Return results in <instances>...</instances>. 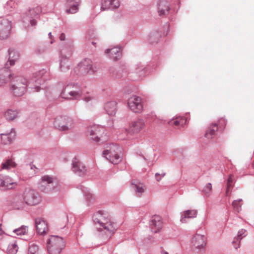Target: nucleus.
Returning a JSON list of instances; mask_svg holds the SVG:
<instances>
[{
  "label": "nucleus",
  "mask_w": 254,
  "mask_h": 254,
  "mask_svg": "<svg viewBox=\"0 0 254 254\" xmlns=\"http://www.w3.org/2000/svg\"><path fill=\"white\" fill-rule=\"evenodd\" d=\"M93 221L95 224H99L100 228H97L98 231L106 230L110 234H113L117 229V225L111 222L108 218V214L102 210H99L93 215Z\"/></svg>",
  "instance_id": "nucleus-1"
},
{
  "label": "nucleus",
  "mask_w": 254,
  "mask_h": 254,
  "mask_svg": "<svg viewBox=\"0 0 254 254\" xmlns=\"http://www.w3.org/2000/svg\"><path fill=\"white\" fill-rule=\"evenodd\" d=\"M83 86L78 83H70L63 89L60 96L65 99L76 100L83 95Z\"/></svg>",
  "instance_id": "nucleus-2"
},
{
  "label": "nucleus",
  "mask_w": 254,
  "mask_h": 254,
  "mask_svg": "<svg viewBox=\"0 0 254 254\" xmlns=\"http://www.w3.org/2000/svg\"><path fill=\"white\" fill-rule=\"evenodd\" d=\"M103 152V155L107 160L112 164H116L121 160L122 148L118 145L111 143Z\"/></svg>",
  "instance_id": "nucleus-3"
},
{
  "label": "nucleus",
  "mask_w": 254,
  "mask_h": 254,
  "mask_svg": "<svg viewBox=\"0 0 254 254\" xmlns=\"http://www.w3.org/2000/svg\"><path fill=\"white\" fill-rule=\"evenodd\" d=\"M54 126L62 131H68L74 127L75 122L73 119L69 116H61L55 119Z\"/></svg>",
  "instance_id": "nucleus-4"
},
{
  "label": "nucleus",
  "mask_w": 254,
  "mask_h": 254,
  "mask_svg": "<svg viewBox=\"0 0 254 254\" xmlns=\"http://www.w3.org/2000/svg\"><path fill=\"white\" fill-rule=\"evenodd\" d=\"M10 89L15 96H21L26 92V87L31 84H28L27 80L22 76H15L13 78Z\"/></svg>",
  "instance_id": "nucleus-5"
},
{
  "label": "nucleus",
  "mask_w": 254,
  "mask_h": 254,
  "mask_svg": "<svg viewBox=\"0 0 254 254\" xmlns=\"http://www.w3.org/2000/svg\"><path fill=\"white\" fill-rule=\"evenodd\" d=\"M47 247L49 254H60L65 244L62 237L52 235L47 242Z\"/></svg>",
  "instance_id": "nucleus-6"
},
{
  "label": "nucleus",
  "mask_w": 254,
  "mask_h": 254,
  "mask_svg": "<svg viewBox=\"0 0 254 254\" xmlns=\"http://www.w3.org/2000/svg\"><path fill=\"white\" fill-rule=\"evenodd\" d=\"M41 9L37 7L28 10L24 13L22 21L23 23V26L25 28H29L30 26H35L37 24L36 18L38 17Z\"/></svg>",
  "instance_id": "nucleus-7"
},
{
  "label": "nucleus",
  "mask_w": 254,
  "mask_h": 254,
  "mask_svg": "<svg viewBox=\"0 0 254 254\" xmlns=\"http://www.w3.org/2000/svg\"><path fill=\"white\" fill-rule=\"evenodd\" d=\"M94 72L93 68L92 61L88 58H85L79 63L71 72V74L75 73L77 75H84L87 74H92Z\"/></svg>",
  "instance_id": "nucleus-8"
},
{
  "label": "nucleus",
  "mask_w": 254,
  "mask_h": 254,
  "mask_svg": "<svg viewBox=\"0 0 254 254\" xmlns=\"http://www.w3.org/2000/svg\"><path fill=\"white\" fill-rule=\"evenodd\" d=\"M105 128L103 127L94 125L88 127L87 132L91 136V138L96 142L102 143L108 138L106 133H105Z\"/></svg>",
  "instance_id": "nucleus-9"
},
{
  "label": "nucleus",
  "mask_w": 254,
  "mask_h": 254,
  "mask_svg": "<svg viewBox=\"0 0 254 254\" xmlns=\"http://www.w3.org/2000/svg\"><path fill=\"white\" fill-rule=\"evenodd\" d=\"M23 198L28 205L34 206L39 204L42 200L40 194L35 190L26 189L23 192Z\"/></svg>",
  "instance_id": "nucleus-10"
},
{
  "label": "nucleus",
  "mask_w": 254,
  "mask_h": 254,
  "mask_svg": "<svg viewBox=\"0 0 254 254\" xmlns=\"http://www.w3.org/2000/svg\"><path fill=\"white\" fill-rule=\"evenodd\" d=\"M48 73L45 69L40 70L39 71L34 74V79H32V81L34 82L33 86L31 85L30 88L32 89H34V91L38 92L41 89H43L44 87H42L46 80L47 79L46 78V75Z\"/></svg>",
  "instance_id": "nucleus-11"
},
{
  "label": "nucleus",
  "mask_w": 254,
  "mask_h": 254,
  "mask_svg": "<svg viewBox=\"0 0 254 254\" xmlns=\"http://www.w3.org/2000/svg\"><path fill=\"white\" fill-rule=\"evenodd\" d=\"M128 106L130 109L136 113H139L143 110L141 98L137 96H132L128 99Z\"/></svg>",
  "instance_id": "nucleus-12"
},
{
  "label": "nucleus",
  "mask_w": 254,
  "mask_h": 254,
  "mask_svg": "<svg viewBox=\"0 0 254 254\" xmlns=\"http://www.w3.org/2000/svg\"><path fill=\"white\" fill-rule=\"evenodd\" d=\"M71 170L74 173L79 176H83L87 173L85 165L76 157H74L72 161Z\"/></svg>",
  "instance_id": "nucleus-13"
},
{
  "label": "nucleus",
  "mask_w": 254,
  "mask_h": 254,
  "mask_svg": "<svg viewBox=\"0 0 254 254\" xmlns=\"http://www.w3.org/2000/svg\"><path fill=\"white\" fill-rule=\"evenodd\" d=\"M11 29V21L6 19L0 20V39H7Z\"/></svg>",
  "instance_id": "nucleus-14"
},
{
  "label": "nucleus",
  "mask_w": 254,
  "mask_h": 254,
  "mask_svg": "<svg viewBox=\"0 0 254 254\" xmlns=\"http://www.w3.org/2000/svg\"><path fill=\"white\" fill-rule=\"evenodd\" d=\"M42 183L40 189L45 192L51 191L54 186L55 178L49 175H44L41 178Z\"/></svg>",
  "instance_id": "nucleus-15"
},
{
  "label": "nucleus",
  "mask_w": 254,
  "mask_h": 254,
  "mask_svg": "<svg viewBox=\"0 0 254 254\" xmlns=\"http://www.w3.org/2000/svg\"><path fill=\"white\" fill-rule=\"evenodd\" d=\"M17 183L14 180L7 175H0V188L4 190L14 189Z\"/></svg>",
  "instance_id": "nucleus-16"
},
{
  "label": "nucleus",
  "mask_w": 254,
  "mask_h": 254,
  "mask_svg": "<svg viewBox=\"0 0 254 254\" xmlns=\"http://www.w3.org/2000/svg\"><path fill=\"white\" fill-rule=\"evenodd\" d=\"M157 12L159 16L164 17L169 14L170 4L166 0H159L157 2Z\"/></svg>",
  "instance_id": "nucleus-17"
},
{
  "label": "nucleus",
  "mask_w": 254,
  "mask_h": 254,
  "mask_svg": "<svg viewBox=\"0 0 254 254\" xmlns=\"http://www.w3.org/2000/svg\"><path fill=\"white\" fill-rule=\"evenodd\" d=\"M191 242L196 249L201 250L206 246V238L204 235L196 234L192 238Z\"/></svg>",
  "instance_id": "nucleus-18"
},
{
  "label": "nucleus",
  "mask_w": 254,
  "mask_h": 254,
  "mask_svg": "<svg viewBox=\"0 0 254 254\" xmlns=\"http://www.w3.org/2000/svg\"><path fill=\"white\" fill-rule=\"evenodd\" d=\"M151 231L154 233L158 232L162 228L163 224L161 217L159 215H154L149 222Z\"/></svg>",
  "instance_id": "nucleus-19"
},
{
  "label": "nucleus",
  "mask_w": 254,
  "mask_h": 254,
  "mask_svg": "<svg viewBox=\"0 0 254 254\" xmlns=\"http://www.w3.org/2000/svg\"><path fill=\"white\" fill-rule=\"evenodd\" d=\"M35 225L39 234L44 235L47 234L49 231L47 222L41 218L35 219Z\"/></svg>",
  "instance_id": "nucleus-20"
},
{
  "label": "nucleus",
  "mask_w": 254,
  "mask_h": 254,
  "mask_svg": "<svg viewBox=\"0 0 254 254\" xmlns=\"http://www.w3.org/2000/svg\"><path fill=\"white\" fill-rule=\"evenodd\" d=\"M145 126L144 121L142 119H138L131 122L129 127V131L132 133H139L144 128Z\"/></svg>",
  "instance_id": "nucleus-21"
},
{
  "label": "nucleus",
  "mask_w": 254,
  "mask_h": 254,
  "mask_svg": "<svg viewBox=\"0 0 254 254\" xmlns=\"http://www.w3.org/2000/svg\"><path fill=\"white\" fill-rule=\"evenodd\" d=\"M9 67L8 66V64L6 63L5 66L0 70V86L7 83L9 80L10 81L13 79L14 74L9 73L6 70V69Z\"/></svg>",
  "instance_id": "nucleus-22"
},
{
  "label": "nucleus",
  "mask_w": 254,
  "mask_h": 254,
  "mask_svg": "<svg viewBox=\"0 0 254 254\" xmlns=\"http://www.w3.org/2000/svg\"><path fill=\"white\" fill-rule=\"evenodd\" d=\"M120 5L119 0H102L101 8L102 10L115 9Z\"/></svg>",
  "instance_id": "nucleus-23"
},
{
  "label": "nucleus",
  "mask_w": 254,
  "mask_h": 254,
  "mask_svg": "<svg viewBox=\"0 0 254 254\" xmlns=\"http://www.w3.org/2000/svg\"><path fill=\"white\" fill-rule=\"evenodd\" d=\"M80 0H67L66 6L68 7L66 10L67 13L74 14L77 12Z\"/></svg>",
  "instance_id": "nucleus-24"
},
{
  "label": "nucleus",
  "mask_w": 254,
  "mask_h": 254,
  "mask_svg": "<svg viewBox=\"0 0 254 254\" xmlns=\"http://www.w3.org/2000/svg\"><path fill=\"white\" fill-rule=\"evenodd\" d=\"M1 139L3 144H7L11 143L15 139L16 133L13 128H11L10 132H6L0 134Z\"/></svg>",
  "instance_id": "nucleus-25"
},
{
  "label": "nucleus",
  "mask_w": 254,
  "mask_h": 254,
  "mask_svg": "<svg viewBox=\"0 0 254 254\" xmlns=\"http://www.w3.org/2000/svg\"><path fill=\"white\" fill-rule=\"evenodd\" d=\"M105 53L108 55L110 59L115 61L119 60L122 57L120 48L118 47L112 49H108L105 51Z\"/></svg>",
  "instance_id": "nucleus-26"
},
{
  "label": "nucleus",
  "mask_w": 254,
  "mask_h": 254,
  "mask_svg": "<svg viewBox=\"0 0 254 254\" xmlns=\"http://www.w3.org/2000/svg\"><path fill=\"white\" fill-rule=\"evenodd\" d=\"M197 211L195 209L187 210L181 213L180 221L183 223H187V219H192L196 217Z\"/></svg>",
  "instance_id": "nucleus-27"
},
{
  "label": "nucleus",
  "mask_w": 254,
  "mask_h": 254,
  "mask_svg": "<svg viewBox=\"0 0 254 254\" xmlns=\"http://www.w3.org/2000/svg\"><path fill=\"white\" fill-rule=\"evenodd\" d=\"M72 65V62L69 59L60 58V70L62 72H66L69 70Z\"/></svg>",
  "instance_id": "nucleus-28"
},
{
  "label": "nucleus",
  "mask_w": 254,
  "mask_h": 254,
  "mask_svg": "<svg viewBox=\"0 0 254 254\" xmlns=\"http://www.w3.org/2000/svg\"><path fill=\"white\" fill-rule=\"evenodd\" d=\"M117 102L114 101L108 102L105 104L104 109L109 116L115 115L117 112Z\"/></svg>",
  "instance_id": "nucleus-29"
},
{
  "label": "nucleus",
  "mask_w": 254,
  "mask_h": 254,
  "mask_svg": "<svg viewBox=\"0 0 254 254\" xmlns=\"http://www.w3.org/2000/svg\"><path fill=\"white\" fill-rule=\"evenodd\" d=\"M8 53L9 55L8 62L10 65H13L15 64V61L19 59V54L17 51L12 48L9 49Z\"/></svg>",
  "instance_id": "nucleus-30"
},
{
  "label": "nucleus",
  "mask_w": 254,
  "mask_h": 254,
  "mask_svg": "<svg viewBox=\"0 0 254 254\" xmlns=\"http://www.w3.org/2000/svg\"><path fill=\"white\" fill-rule=\"evenodd\" d=\"M73 46H65L60 51V58L69 59L73 52Z\"/></svg>",
  "instance_id": "nucleus-31"
},
{
  "label": "nucleus",
  "mask_w": 254,
  "mask_h": 254,
  "mask_svg": "<svg viewBox=\"0 0 254 254\" xmlns=\"http://www.w3.org/2000/svg\"><path fill=\"white\" fill-rule=\"evenodd\" d=\"M218 129V125L217 124H212L207 130L205 134V137L208 139L213 138L215 136L216 132L217 131Z\"/></svg>",
  "instance_id": "nucleus-32"
},
{
  "label": "nucleus",
  "mask_w": 254,
  "mask_h": 254,
  "mask_svg": "<svg viewBox=\"0 0 254 254\" xmlns=\"http://www.w3.org/2000/svg\"><path fill=\"white\" fill-rule=\"evenodd\" d=\"M17 164L11 158L6 159L3 162L1 163V169L9 170L11 168H14L16 167Z\"/></svg>",
  "instance_id": "nucleus-33"
},
{
  "label": "nucleus",
  "mask_w": 254,
  "mask_h": 254,
  "mask_svg": "<svg viewBox=\"0 0 254 254\" xmlns=\"http://www.w3.org/2000/svg\"><path fill=\"white\" fill-rule=\"evenodd\" d=\"M187 119L185 117H177L175 120L170 121L169 123L171 125L177 127H184L187 123Z\"/></svg>",
  "instance_id": "nucleus-34"
},
{
  "label": "nucleus",
  "mask_w": 254,
  "mask_h": 254,
  "mask_svg": "<svg viewBox=\"0 0 254 254\" xmlns=\"http://www.w3.org/2000/svg\"><path fill=\"white\" fill-rule=\"evenodd\" d=\"M162 34L158 31H154L149 35L148 40L150 43L153 44L158 42Z\"/></svg>",
  "instance_id": "nucleus-35"
},
{
  "label": "nucleus",
  "mask_w": 254,
  "mask_h": 254,
  "mask_svg": "<svg viewBox=\"0 0 254 254\" xmlns=\"http://www.w3.org/2000/svg\"><path fill=\"white\" fill-rule=\"evenodd\" d=\"M18 112L16 110L8 109L4 113V117L8 121H12L17 117Z\"/></svg>",
  "instance_id": "nucleus-36"
},
{
  "label": "nucleus",
  "mask_w": 254,
  "mask_h": 254,
  "mask_svg": "<svg viewBox=\"0 0 254 254\" xmlns=\"http://www.w3.org/2000/svg\"><path fill=\"white\" fill-rule=\"evenodd\" d=\"M79 189L81 190V192L83 193V195L85 198V199L89 202L91 200V199H92L93 195L89 191L88 188L83 186H80Z\"/></svg>",
  "instance_id": "nucleus-37"
},
{
  "label": "nucleus",
  "mask_w": 254,
  "mask_h": 254,
  "mask_svg": "<svg viewBox=\"0 0 254 254\" xmlns=\"http://www.w3.org/2000/svg\"><path fill=\"white\" fill-rule=\"evenodd\" d=\"M28 228L26 226L22 225L21 227L13 230V233L17 236L25 235L27 234Z\"/></svg>",
  "instance_id": "nucleus-38"
},
{
  "label": "nucleus",
  "mask_w": 254,
  "mask_h": 254,
  "mask_svg": "<svg viewBox=\"0 0 254 254\" xmlns=\"http://www.w3.org/2000/svg\"><path fill=\"white\" fill-rule=\"evenodd\" d=\"M212 189V184L210 183H207L203 188L201 192L203 195L206 197L210 196Z\"/></svg>",
  "instance_id": "nucleus-39"
},
{
  "label": "nucleus",
  "mask_w": 254,
  "mask_h": 254,
  "mask_svg": "<svg viewBox=\"0 0 254 254\" xmlns=\"http://www.w3.org/2000/svg\"><path fill=\"white\" fill-rule=\"evenodd\" d=\"M127 75V72L126 67H120L115 75V77L117 78H121L126 77Z\"/></svg>",
  "instance_id": "nucleus-40"
},
{
  "label": "nucleus",
  "mask_w": 254,
  "mask_h": 254,
  "mask_svg": "<svg viewBox=\"0 0 254 254\" xmlns=\"http://www.w3.org/2000/svg\"><path fill=\"white\" fill-rule=\"evenodd\" d=\"M18 247L16 243L9 244L7 251L8 254H16L18 251Z\"/></svg>",
  "instance_id": "nucleus-41"
},
{
  "label": "nucleus",
  "mask_w": 254,
  "mask_h": 254,
  "mask_svg": "<svg viewBox=\"0 0 254 254\" xmlns=\"http://www.w3.org/2000/svg\"><path fill=\"white\" fill-rule=\"evenodd\" d=\"M26 203L25 202H22L21 201H14L12 202V207L13 209H23L25 206Z\"/></svg>",
  "instance_id": "nucleus-42"
},
{
  "label": "nucleus",
  "mask_w": 254,
  "mask_h": 254,
  "mask_svg": "<svg viewBox=\"0 0 254 254\" xmlns=\"http://www.w3.org/2000/svg\"><path fill=\"white\" fill-rule=\"evenodd\" d=\"M242 201V199H239L238 200H235L232 202V205L235 212H239L241 210V204H240V202Z\"/></svg>",
  "instance_id": "nucleus-43"
},
{
  "label": "nucleus",
  "mask_w": 254,
  "mask_h": 254,
  "mask_svg": "<svg viewBox=\"0 0 254 254\" xmlns=\"http://www.w3.org/2000/svg\"><path fill=\"white\" fill-rule=\"evenodd\" d=\"M4 7L8 11H11L12 9L17 8V4L13 2L12 0H10L6 2Z\"/></svg>",
  "instance_id": "nucleus-44"
},
{
  "label": "nucleus",
  "mask_w": 254,
  "mask_h": 254,
  "mask_svg": "<svg viewBox=\"0 0 254 254\" xmlns=\"http://www.w3.org/2000/svg\"><path fill=\"white\" fill-rule=\"evenodd\" d=\"M83 100L87 104H92L95 101V99L93 96L88 95L84 97Z\"/></svg>",
  "instance_id": "nucleus-45"
},
{
  "label": "nucleus",
  "mask_w": 254,
  "mask_h": 254,
  "mask_svg": "<svg viewBox=\"0 0 254 254\" xmlns=\"http://www.w3.org/2000/svg\"><path fill=\"white\" fill-rule=\"evenodd\" d=\"M133 188L136 192L139 193H142L144 191V189L141 185L132 184Z\"/></svg>",
  "instance_id": "nucleus-46"
},
{
  "label": "nucleus",
  "mask_w": 254,
  "mask_h": 254,
  "mask_svg": "<svg viewBox=\"0 0 254 254\" xmlns=\"http://www.w3.org/2000/svg\"><path fill=\"white\" fill-rule=\"evenodd\" d=\"M233 182V178L232 175H230L229 178L227 179V189H226V193L228 194L229 191V189L232 186V183Z\"/></svg>",
  "instance_id": "nucleus-47"
},
{
  "label": "nucleus",
  "mask_w": 254,
  "mask_h": 254,
  "mask_svg": "<svg viewBox=\"0 0 254 254\" xmlns=\"http://www.w3.org/2000/svg\"><path fill=\"white\" fill-rule=\"evenodd\" d=\"M246 232V230L244 229H241L238 232V236H237V241H241V240L243 239V237H245L246 236V234H245Z\"/></svg>",
  "instance_id": "nucleus-48"
},
{
  "label": "nucleus",
  "mask_w": 254,
  "mask_h": 254,
  "mask_svg": "<svg viewBox=\"0 0 254 254\" xmlns=\"http://www.w3.org/2000/svg\"><path fill=\"white\" fill-rule=\"evenodd\" d=\"M165 175H166L165 173H162L161 174H160L159 173H156L155 175L156 180L158 182L160 181L162 179V178L164 177L165 176Z\"/></svg>",
  "instance_id": "nucleus-49"
},
{
  "label": "nucleus",
  "mask_w": 254,
  "mask_h": 254,
  "mask_svg": "<svg viewBox=\"0 0 254 254\" xmlns=\"http://www.w3.org/2000/svg\"><path fill=\"white\" fill-rule=\"evenodd\" d=\"M241 241H237V238L234 239V240L232 242V244L233 245L234 248L235 249H238V248H240V243Z\"/></svg>",
  "instance_id": "nucleus-50"
},
{
  "label": "nucleus",
  "mask_w": 254,
  "mask_h": 254,
  "mask_svg": "<svg viewBox=\"0 0 254 254\" xmlns=\"http://www.w3.org/2000/svg\"><path fill=\"white\" fill-rule=\"evenodd\" d=\"M33 250L34 251H37L38 250V247L36 245H31L29 249V251L30 253H32V251Z\"/></svg>",
  "instance_id": "nucleus-51"
},
{
  "label": "nucleus",
  "mask_w": 254,
  "mask_h": 254,
  "mask_svg": "<svg viewBox=\"0 0 254 254\" xmlns=\"http://www.w3.org/2000/svg\"><path fill=\"white\" fill-rule=\"evenodd\" d=\"M60 39L61 41H64L65 39L66 36L64 33H62L60 36Z\"/></svg>",
  "instance_id": "nucleus-52"
},
{
  "label": "nucleus",
  "mask_w": 254,
  "mask_h": 254,
  "mask_svg": "<svg viewBox=\"0 0 254 254\" xmlns=\"http://www.w3.org/2000/svg\"><path fill=\"white\" fill-rule=\"evenodd\" d=\"M219 122L223 126L222 128H224L225 126L226 125V121L224 119H221Z\"/></svg>",
  "instance_id": "nucleus-53"
},
{
  "label": "nucleus",
  "mask_w": 254,
  "mask_h": 254,
  "mask_svg": "<svg viewBox=\"0 0 254 254\" xmlns=\"http://www.w3.org/2000/svg\"><path fill=\"white\" fill-rule=\"evenodd\" d=\"M136 72L138 73H139L140 75H141L142 74V73H140V69H136Z\"/></svg>",
  "instance_id": "nucleus-54"
},
{
  "label": "nucleus",
  "mask_w": 254,
  "mask_h": 254,
  "mask_svg": "<svg viewBox=\"0 0 254 254\" xmlns=\"http://www.w3.org/2000/svg\"><path fill=\"white\" fill-rule=\"evenodd\" d=\"M161 254H168V253H167V252L164 251H162Z\"/></svg>",
  "instance_id": "nucleus-55"
},
{
  "label": "nucleus",
  "mask_w": 254,
  "mask_h": 254,
  "mask_svg": "<svg viewBox=\"0 0 254 254\" xmlns=\"http://www.w3.org/2000/svg\"><path fill=\"white\" fill-rule=\"evenodd\" d=\"M33 168H36V169H37V168L35 167V165H31V169H33Z\"/></svg>",
  "instance_id": "nucleus-56"
},
{
  "label": "nucleus",
  "mask_w": 254,
  "mask_h": 254,
  "mask_svg": "<svg viewBox=\"0 0 254 254\" xmlns=\"http://www.w3.org/2000/svg\"><path fill=\"white\" fill-rule=\"evenodd\" d=\"M48 35H49V37H50V38H52V33H51V32H50V33L48 34Z\"/></svg>",
  "instance_id": "nucleus-57"
},
{
  "label": "nucleus",
  "mask_w": 254,
  "mask_h": 254,
  "mask_svg": "<svg viewBox=\"0 0 254 254\" xmlns=\"http://www.w3.org/2000/svg\"><path fill=\"white\" fill-rule=\"evenodd\" d=\"M141 69H142V71L145 70V68L141 67Z\"/></svg>",
  "instance_id": "nucleus-58"
},
{
  "label": "nucleus",
  "mask_w": 254,
  "mask_h": 254,
  "mask_svg": "<svg viewBox=\"0 0 254 254\" xmlns=\"http://www.w3.org/2000/svg\"><path fill=\"white\" fill-rule=\"evenodd\" d=\"M253 168L254 169V161H253Z\"/></svg>",
  "instance_id": "nucleus-59"
},
{
  "label": "nucleus",
  "mask_w": 254,
  "mask_h": 254,
  "mask_svg": "<svg viewBox=\"0 0 254 254\" xmlns=\"http://www.w3.org/2000/svg\"><path fill=\"white\" fill-rule=\"evenodd\" d=\"M92 44H93V45H95V43H94V42H92Z\"/></svg>",
  "instance_id": "nucleus-60"
}]
</instances>
